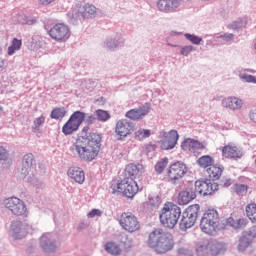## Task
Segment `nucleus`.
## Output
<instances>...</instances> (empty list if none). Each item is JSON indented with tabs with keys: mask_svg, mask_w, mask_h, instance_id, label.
Returning a JSON list of instances; mask_svg holds the SVG:
<instances>
[{
	"mask_svg": "<svg viewBox=\"0 0 256 256\" xmlns=\"http://www.w3.org/2000/svg\"><path fill=\"white\" fill-rule=\"evenodd\" d=\"M23 161L27 167H31L33 165V154H26L23 158Z\"/></svg>",
	"mask_w": 256,
	"mask_h": 256,
	"instance_id": "43",
	"label": "nucleus"
},
{
	"mask_svg": "<svg viewBox=\"0 0 256 256\" xmlns=\"http://www.w3.org/2000/svg\"><path fill=\"white\" fill-rule=\"evenodd\" d=\"M7 159H9V152L5 147L0 146V163L1 161H7Z\"/></svg>",
	"mask_w": 256,
	"mask_h": 256,
	"instance_id": "39",
	"label": "nucleus"
},
{
	"mask_svg": "<svg viewBox=\"0 0 256 256\" xmlns=\"http://www.w3.org/2000/svg\"><path fill=\"white\" fill-rule=\"evenodd\" d=\"M113 193H123L125 197H135L139 192L137 181L131 178H123L116 184L112 185Z\"/></svg>",
	"mask_w": 256,
	"mask_h": 256,
	"instance_id": "5",
	"label": "nucleus"
},
{
	"mask_svg": "<svg viewBox=\"0 0 256 256\" xmlns=\"http://www.w3.org/2000/svg\"><path fill=\"white\" fill-rule=\"evenodd\" d=\"M183 151H190V153H197V151H203L205 145L197 140L187 138L181 144Z\"/></svg>",
	"mask_w": 256,
	"mask_h": 256,
	"instance_id": "17",
	"label": "nucleus"
},
{
	"mask_svg": "<svg viewBox=\"0 0 256 256\" xmlns=\"http://www.w3.org/2000/svg\"><path fill=\"white\" fill-rule=\"evenodd\" d=\"M104 249L106 252H108L109 255L113 256H119L121 253H123V249H121V246H119V244L116 242H107L104 246Z\"/></svg>",
	"mask_w": 256,
	"mask_h": 256,
	"instance_id": "27",
	"label": "nucleus"
},
{
	"mask_svg": "<svg viewBox=\"0 0 256 256\" xmlns=\"http://www.w3.org/2000/svg\"><path fill=\"white\" fill-rule=\"evenodd\" d=\"M167 163H169V160L167 158L160 160L155 165V171L158 173H163V171H165V167H167Z\"/></svg>",
	"mask_w": 256,
	"mask_h": 256,
	"instance_id": "36",
	"label": "nucleus"
},
{
	"mask_svg": "<svg viewBox=\"0 0 256 256\" xmlns=\"http://www.w3.org/2000/svg\"><path fill=\"white\" fill-rule=\"evenodd\" d=\"M40 245L44 253H55L57 251V244L53 241L51 234H44L40 238Z\"/></svg>",
	"mask_w": 256,
	"mask_h": 256,
	"instance_id": "18",
	"label": "nucleus"
},
{
	"mask_svg": "<svg viewBox=\"0 0 256 256\" xmlns=\"http://www.w3.org/2000/svg\"><path fill=\"white\" fill-rule=\"evenodd\" d=\"M0 113H3V107L0 106Z\"/></svg>",
	"mask_w": 256,
	"mask_h": 256,
	"instance_id": "51",
	"label": "nucleus"
},
{
	"mask_svg": "<svg viewBox=\"0 0 256 256\" xmlns=\"http://www.w3.org/2000/svg\"><path fill=\"white\" fill-rule=\"evenodd\" d=\"M87 123H89V124L95 123V116H93V115L88 116Z\"/></svg>",
	"mask_w": 256,
	"mask_h": 256,
	"instance_id": "50",
	"label": "nucleus"
},
{
	"mask_svg": "<svg viewBox=\"0 0 256 256\" xmlns=\"http://www.w3.org/2000/svg\"><path fill=\"white\" fill-rule=\"evenodd\" d=\"M149 109L150 108L148 106H141L136 109H131L126 112L125 117H127V119H130L131 121H139L140 119H143V117L149 114Z\"/></svg>",
	"mask_w": 256,
	"mask_h": 256,
	"instance_id": "19",
	"label": "nucleus"
},
{
	"mask_svg": "<svg viewBox=\"0 0 256 256\" xmlns=\"http://www.w3.org/2000/svg\"><path fill=\"white\" fill-rule=\"evenodd\" d=\"M119 225L127 233H135L141 229V223L137 216L131 212H123L119 218Z\"/></svg>",
	"mask_w": 256,
	"mask_h": 256,
	"instance_id": "8",
	"label": "nucleus"
},
{
	"mask_svg": "<svg viewBox=\"0 0 256 256\" xmlns=\"http://www.w3.org/2000/svg\"><path fill=\"white\" fill-rule=\"evenodd\" d=\"M143 173H145L143 164L131 163L128 164L124 170V179H132L135 181V179H141Z\"/></svg>",
	"mask_w": 256,
	"mask_h": 256,
	"instance_id": "14",
	"label": "nucleus"
},
{
	"mask_svg": "<svg viewBox=\"0 0 256 256\" xmlns=\"http://www.w3.org/2000/svg\"><path fill=\"white\" fill-rule=\"evenodd\" d=\"M13 231L14 239H23L27 235V230L29 229V224L23 223L21 221H15L11 225Z\"/></svg>",
	"mask_w": 256,
	"mask_h": 256,
	"instance_id": "20",
	"label": "nucleus"
},
{
	"mask_svg": "<svg viewBox=\"0 0 256 256\" xmlns=\"http://www.w3.org/2000/svg\"><path fill=\"white\" fill-rule=\"evenodd\" d=\"M85 121V113L81 111H75L68 121L62 127V133L64 135H73Z\"/></svg>",
	"mask_w": 256,
	"mask_h": 256,
	"instance_id": "7",
	"label": "nucleus"
},
{
	"mask_svg": "<svg viewBox=\"0 0 256 256\" xmlns=\"http://www.w3.org/2000/svg\"><path fill=\"white\" fill-rule=\"evenodd\" d=\"M191 51H193V46H185L181 49V55H184L185 57H187V55H189V53H191Z\"/></svg>",
	"mask_w": 256,
	"mask_h": 256,
	"instance_id": "45",
	"label": "nucleus"
},
{
	"mask_svg": "<svg viewBox=\"0 0 256 256\" xmlns=\"http://www.w3.org/2000/svg\"><path fill=\"white\" fill-rule=\"evenodd\" d=\"M195 197H197V195L192 189L183 190L178 194V203L180 205H189Z\"/></svg>",
	"mask_w": 256,
	"mask_h": 256,
	"instance_id": "24",
	"label": "nucleus"
},
{
	"mask_svg": "<svg viewBox=\"0 0 256 256\" xmlns=\"http://www.w3.org/2000/svg\"><path fill=\"white\" fill-rule=\"evenodd\" d=\"M72 150L80 161L91 163L97 159L101 151V136L97 133L80 135L72 144Z\"/></svg>",
	"mask_w": 256,
	"mask_h": 256,
	"instance_id": "1",
	"label": "nucleus"
},
{
	"mask_svg": "<svg viewBox=\"0 0 256 256\" xmlns=\"http://www.w3.org/2000/svg\"><path fill=\"white\" fill-rule=\"evenodd\" d=\"M96 116L98 121H109V119H111V115H109V112L105 111V110H96Z\"/></svg>",
	"mask_w": 256,
	"mask_h": 256,
	"instance_id": "34",
	"label": "nucleus"
},
{
	"mask_svg": "<svg viewBox=\"0 0 256 256\" xmlns=\"http://www.w3.org/2000/svg\"><path fill=\"white\" fill-rule=\"evenodd\" d=\"M133 131V126L127 120H119L115 126V133L118 139L122 140L129 137Z\"/></svg>",
	"mask_w": 256,
	"mask_h": 256,
	"instance_id": "15",
	"label": "nucleus"
},
{
	"mask_svg": "<svg viewBox=\"0 0 256 256\" xmlns=\"http://www.w3.org/2000/svg\"><path fill=\"white\" fill-rule=\"evenodd\" d=\"M227 251V246L219 242H207L196 247L198 256H218Z\"/></svg>",
	"mask_w": 256,
	"mask_h": 256,
	"instance_id": "6",
	"label": "nucleus"
},
{
	"mask_svg": "<svg viewBox=\"0 0 256 256\" xmlns=\"http://www.w3.org/2000/svg\"><path fill=\"white\" fill-rule=\"evenodd\" d=\"M234 191L237 195H245L247 194V191H249V187L244 184H235Z\"/></svg>",
	"mask_w": 256,
	"mask_h": 256,
	"instance_id": "35",
	"label": "nucleus"
},
{
	"mask_svg": "<svg viewBox=\"0 0 256 256\" xmlns=\"http://www.w3.org/2000/svg\"><path fill=\"white\" fill-rule=\"evenodd\" d=\"M44 123H45V116H40L34 120L32 129H34V131H39V127H42Z\"/></svg>",
	"mask_w": 256,
	"mask_h": 256,
	"instance_id": "38",
	"label": "nucleus"
},
{
	"mask_svg": "<svg viewBox=\"0 0 256 256\" xmlns=\"http://www.w3.org/2000/svg\"><path fill=\"white\" fill-rule=\"evenodd\" d=\"M147 137H151V130L149 129H139L135 132V139L138 141H142V139H147Z\"/></svg>",
	"mask_w": 256,
	"mask_h": 256,
	"instance_id": "33",
	"label": "nucleus"
},
{
	"mask_svg": "<svg viewBox=\"0 0 256 256\" xmlns=\"http://www.w3.org/2000/svg\"><path fill=\"white\" fill-rule=\"evenodd\" d=\"M196 221L197 220L195 218H191L187 214H185L181 219L180 225L181 227H183V229H191V227L195 225Z\"/></svg>",
	"mask_w": 256,
	"mask_h": 256,
	"instance_id": "31",
	"label": "nucleus"
},
{
	"mask_svg": "<svg viewBox=\"0 0 256 256\" xmlns=\"http://www.w3.org/2000/svg\"><path fill=\"white\" fill-rule=\"evenodd\" d=\"M152 207H159V200L155 197L152 198Z\"/></svg>",
	"mask_w": 256,
	"mask_h": 256,
	"instance_id": "49",
	"label": "nucleus"
},
{
	"mask_svg": "<svg viewBox=\"0 0 256 256\" xmlns=\"http://www.w3.org/2000/svg\"><path fill=\"white\" fill-rule=\"evenodd\" d=\"M222 185L223 187H230L231 185V179H227V180H222Z\"/></svg>",
	"mask_w": 256,
	"mask_h": 256,
	"instance_id": "48",
	"label": "nucleus"
},
{
	"mask_svg": "<svg viewBox=\"0 0 256 256\" xmlns=\"http://www.w3.org/2000/svg\"><path fill=\"white\" fill-rule=\"evenodd\" d=\"M247 225V220L245 218H240L232 224V227L239 229V227H245Z\"/></svg>",
	"mask_w": 256,
	"mask_h": 256,
	"instance_id": "41",
	"label": "nucleus"
},
{
	"mask_svg": "<svg viewBox=\"0 0 256 256\" xmlns=\"http://www.w3.org/2000/svg\"><path fill=\"white\" fill-rule=\"evenodd\" d=\"M222 157L224 159H233L234 161H237V159L243 157V148L237 146V144L228 143L222 148Z\"/></svg>",
	"mask_w": 256,
	"mask_h": 256,
	"instance_id": "13",
	"label": "nucleus"
},
{
	"mask_svg": "<svg viewBox=\"0 0 256 256\" xmlns=\"http://www.w3.org/2000/svg\"><path fill=\"white\" fill-rule=\"evenodd\" d=\"M199 205L198 204H193V205H190L186 211H185V215H188L189 217H191L192 219H196L197 220V217L199 215Z\"/></svg>",
	"mask_w": 256,
	"mask_h": 256,
	"instance_id": "32",
	"label": "nucleus"
},
{
	"mask_svg": "<svg viewBox=\"0 0 256 256\" xmlns=\"http://www.w3.org/2000/svg\"><path fill=\"white\" fill-rule=\"evenodd\" d=\"M218 189L219 185L215 182H211V180H197L195 182V191L200 195H203V197L213 195Z\"/></svg>",
	"mask_w": 256,
	"mask_h": 256,
	"instance_id": "12",
	"label": "nucleus"
},
{
	"mask_svg": "<svg viewBox=\"0 0 256 256\" xmlns=\"http://www.w3.org/2000/svg\"><path fill=\"white\" fill-rule=\"evenodd\" d=\"M65 115H67V110L65 107H57L51 111L50 117L51 119H63Z\"/></svg>",
	"mask_w": 256,
	"mask_h": 256,
	"instance_id": "30",
	"label": "nucleus"
},
{
	"mask_svg": "<svg viewBox=\"0 0 256 256\" xmlns=\"http://www.w3.org/2000/svg\"><path fill=\"white\" fill-rule=\"evenodd\" d=\"M224 41H233V34H224L221 36Z\"/></svg>",
	"mask_w": 256,
	"mask_h": 256,
	"instance_id": "47",
	"label": "nucleus"
},
{
	"mask_svg": "<svg viewBox=\"0 0 256 256\" xmlns=\"http://www.w3.org/2000/svg\"><path fill=\"white\" fill-rule=\"evenodd\" d=\"M48 33L51 39L57 41V43H65L71 37V29L63 23L54 25Z\"/></svg>",
	"mask_w": 256,
	"mask_h": 256,
	"instance_id": "9",
	"label": "nucleus"
},
{
	"mask_svg": "<svg viewBox=\"0 0 256 256\" xmlns=\"http://www.w3.org/2000/svg\"><path fill=\"white\" fill-rule=\"evenodd\" d=\"M185 38L188 39L193 45H199L203 39L199 36H195L193 34H185Z\"/></svg>",
	"mask_w": 256,
	"mask_h": 256,
	"instance_id": "37",
	"label": "nucleus"
},
{
	"mask_svg": "<svg viewBox=\"0 0 256 256\" xmlns=\"http://www.w3.org/2000/svg\"><path fill=\"white\" fill-rule=\"evenodd\" d=\"M147 245L153 249L155 253L163 254L171 251L175 247V241L171 234L166 233L162 229H154L148 235Z\"/></svg>",
	"mask_w": 256,
	"mask_h": 256,
	"instance_id": "2",
	"label": "nucleus"
},
{
	"mask_svg": "<svg viewBox=\"0 0 256 256\" xmlns=\"http://www.w3.org/2000/svg\"><path fill=\"white\" fill-rule=\"evenodd\" d=\"M241 79L245 81L246 83H256V76L244 74L241 76Z\"/></svg>",
	"mask_w": 256,
	"mask_h": 256,
	"instance_id": "42",
	"label": "nucleus"
},
{
	"mask_svg": "<svg viewBox=\"0 0 256 256\" xmlns=\"http://www.w3.org/2000/svg\"><path fill=\"white\" fill-rule=\"evenodd\" d=\"M95 11H96L95 6H93V5H91V4H86V5L84 6V13H85L86 15H93V14L95 13Z\"/></svg>",
	"mask_w": 256,
	"mask_h": 256,
	"instance_id": "40",
	"label": "nucleus"
},
{
	"mask_svg": "<svg viewBox=\"0 0 256 256\" xmlns=\"http://www.w3.org/2000/svg\"><path fill=\"white\" fill-rule=\"evenodd\" d=\"M255 237H256L255 230L244 233L239 240V245H238L239 251H245V249H247V247L251 245V241H253Z\"/></svg>",
	"mask_w": 256,
	"mask_h": 256,
	"instance_id": "23",
	"label": "nucleus"
},
{
	"mask_svg": "<svg viewBox=\"0 0 256 256\" xmlns=\"http://www.w3.org/2000/svg\"><path fill=\"white\" fill-rule=\"evenodd\" d=\"M68 177L70 179H73L75 183H78L79 185H83L85 183V172L83 171V168L79 166H72L68 169Z\"/></svg>",
	"mask_w": 256,
	"mask_h": 256,
	"instance_id": "21",
	"label": "nucleus"
},
{
	"mask_svg": "<svg viewBox=\"0 0 256 256\" xmlns=\"http://www.w3.org/2000/svg\"><path fill=\"white\" fill-rule=\"evenodd\" d=\"M55 0H38V4L43 7H47V5H51Z\"/></svg>",
	"mask_w": 256,
	"mask_h": 256,
	"instance_id": "46",
	"label": "nucleus"
},
{
	"mask_svg": "<svg viewBox=\"0 0 256 256\" xmlns=\"http://www.w3.org/2000/svg\"><path fill=\"white\" fill-rule=\"evenodd\" d=\"M246 215L256 225V203H250L246 206Z\"/></svg>",
	"mask_w": 256,
	"mask_h": 256,
	"instance_id": "28",
	"label": "nucleus"
},
{
	"mask_svg": "<svg viewBox=\"0 0 256 256\" xmlns=\"http://www.w3.org/2000/svg\"><path fill=\"white\" fill-rule=\"evenodd\" d=\"M5 207L9 209L13 215L23 216L27 215V205L23 200L17 197H11L5 200Z\"/></svg>",
	"mask_w": 256,
	"mask_h": 256,
	"instance_id": "11",
	"label": "nucleus"
},
{
	"mask_svg": "<svg viewBox=\"0 0 256 256\" xmlns=\"http://www.w3.org/2000/svg\"><path fill=\"white\" fill-rule=\"evenodd\" d=\"M222 105L223 107H228V109H241L243 107V100L237 97H228L222 101Z\"/></svg>",
	"mask_w": 256,
	"mask_h": 256,
	"instance_id": "25",
	"label": "nucleus"
},
{
	"mask_svg": "<svg viewBox=\"0 0 256 256\" xmlns=\"http://www.w3.org/2000/svg\"><path fill=\"white\" fill-rule=\"evenodd\" d=\"M225 168L219 164H213L210 168L206 169V173L210 181H219Z\"/></svg>",
	"mask_w": 256,
	"mask_h": 256,
	"instance_id": "22",
	"label": "nucleus"
},
{
	"mask_svg": "<svg viewBox=\"0 0 256 256\" xmlns=\"http://www.w3.org/2000/svg\"><path fill=\"white\" fill-rule=\"evenodd\" d=\"M103 214V212H101V210L99 209H92L87 217H89L90 219H93V217H101V215Z\"/></svg>",
	"mask_w": 256,
	"mask_h": 256,
	"instance_id": "44",
	"label": "nucleus"
},
{
	"mask_svg": "<svg viewBox=\"0 0 256 256\" xmlns=\"http://www.w3.org/2000/svg\"><path fill=\"white\" fill-rule=\"evenodd\" d=\"M187 175V164L181 161L174 162L167 170V177L170 183H177Z\"/></svg>",
	"mask_w": 256,
	"mask_h": 256,
	"instance_id": "10",
	"label": "nucleus"
},
{
	"mask_svg": "<svg viewBox=\"0 0 256 256\" xmlns=\"http://www.w3.org/2000/svg\"><path fill=\"white\" fill-rule=\"evenodd\" d=\"M177 141H179V133L176 130H171L167 136L160 142V147L164 151H168L169 149H174L177 145Z\"/></svg>",
	"mask_w": 256,
	"mask_h": 256,
	"instance_id": "16",
	"label": "nucleus"
},
{
	"mask_svg": "<svg viewBox=\"0 0 256 256\" xmlns=\"http://www.w3.org/2000/svg\"><path fill=\"white\" fill-rule=\"evenodd\" d=\"M21 45H23V42L17 38H14L11 42V45L8 47L7 54L11 57V55H15L16 51H19L21 49Z\"/></svg>",
	"mask_w": 256,
	"mask_h": 256,
	"instance_id": "29",
	"label": "nucleus"
},
{
	"mask_svg": "<svg viewBox=\"0 0 256 256\" xmlns=\"http://www.w3.org/2000/svg\"><path fill=\"white\" fill-rule=\"evenodd\" d=\"M180 217L181 208L172 202H166L159 214L160 223L166 229H175Z\"/></svg>",
	"mask_w": 256,
	"mask_h": 256,
	"instance_id": "3",
	"label": "nucleus"
},
{
	"mask_svg": "<svg viewBox=\"0 0 256 256\" xmlns=\"http://www.w3.org/2000/svg\"><path fill=\"white\" fill-rule=\"evenodd\" d=\"M196 163L200 169H209L211 166L215 165V158L211 155H203L196 160Z\"/></svg>",
	"mask_w": 256,
	"mask_h": 256,
	"instance_id": "26",
	"label": "nucleus"
},
{
	"mask_svg": "<svg viewBox=\"0 0 256 256\" xmlns=\"http://www.w3.org/2000/svg\"><path fill=\"white\" fill-rule=\"evenodd\" d=\"M219 227V212L214 208L205 211L200 221V229L206 235H215Z\"/></svg>",
	"mask_w": 256,
	"mask_h": 256,
	"instance_id": "4",
	"label": "nucleus"
}]
</instances>
